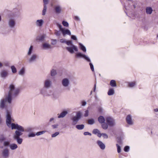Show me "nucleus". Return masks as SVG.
<instances>
[{"label":"nucleus","mask_w":158,"mask_h":158,"mask_svg":"<svg viewBox=\"0 0 158 158\" xmlns=\"http://www.w3.org/2000/svg\"><path fill=\"white\" fill-rule=\"evenodd\" d=\"M20 92L19 88H16L13 84H11L8 88V91L6 94L4 98L0 101V108L2 109H6L7 103L11 104L13 99L16 98Z\"/></svg>","instance_id":"f257e3e1"},{"label":"nucleus","mask_w":158,"mask_h":158,"mask_svg":"<svg viewBox=\"0 0 158 158\" xmlns=\"http://www.w3.org/2000/svg\"><path fill=\"white\" fill-rule=\"evenodd\" d=\"M19 15V12L18 9H15L13 10L11 16L7 19V25L9 28L13 29L15 27L16 23L15 18L18 17Z\"/></svg>","instance_id":"f03ea898"},{"label":"nucleus","mask_w":158,"mask_h":158,"mask_svg":"<svg viewBox=\"0 0 158 158\" xmlns=\"http://www.w3.org/2000/svg\"><path fill=\"white\" fill-rule=\"evenodd\" d=\"M60 41L62 43H66L68 45L71 46V47H66V49L71 53H74V51H75L76 52L78 51L77 47L73 44L72 41H66L65 39H62L60 40Z\"/></svg>","instance_id":"7ed1b4c3"},{"label":"nucleus","mask_w":158,"mask_h":158,"mask_svg":"<svg viewBox=\"0 0 158 158\" xmlns=\"http://www.w3.org/2000/svg\"><path fill=\"white\" fill-rule=\"evenodd\" d=\"M81 113L80 111L77 112L76 115L73 117L71 119L73 121L72 125H75L77 123L79 120L81 118Z\"/></svg>","instance_id":"20e7f679"},{"label":"nucleus","mask_w":158,"mask_h":158,"mask_svg":"<svg viewBox=\"0 0 158 158\" xmlns=\"http://www.w3.org/2000/svg\"><path fill=\"white\" fill-rule=\"evenodd\" d=\"M11 127L12 129H16L17 131H20L21 132L24 131V128L18 124H15L14 123H12L11 124Z\"/></svg>","instance_id":"39448f33"},{"label":"nucleus","mask_w":158,"mask_h":158,"mask_svg":"<svg viewBox=\"0 0 158 158\" xmlns=\"http://www.w3.org/2000/svg\"><path fill=\"white\" fill-rule=\"evenodd\" d=\"M9 75V71L6 69H3L0 72V77L3 79H5Z\"/></svg>","instance_id":"423d86ee"},{"label":"nucleus","mask_w":158,"mask_h":158,"mask_svg":"<svg viewBox=\"0 0 158 158\" xmlns=\"http://www.w3.org/2000/svg\"><path fill=\"white\" fill-rule=\"evenodd\" d=\"M11 116L10 112L7 111L6 115V124L8 127H11Z\"/></svg>","instance_id":"0eeeda50"},{"label":"nucleus","mask_w":158,"mask_h":158,"mask_svg":"<svg viewBox=\"0 0 158 158\" xmlns=\"http://www.w3.org/2000/svg\"><path fill=\"white\" fill-rule=\"evenodd\" d=\"M106 122L109 126L112 127L114 126L115 124V121L114 119L111 117H108L106 119Z\"/></svg>","instance_id":"6e6552de"},{"label":"nucleus","mask_w":158,"mask_h":158,"mask_svg":"<svg viewBox=\"0 0 158 158\" xmlns=\"http://www.w3.org/2000/svg\"><path fill=\"white\" fill-rule=\"evenodd\" d=\"M62 85L65 88L68 89L69 90L68 87L70 85V81L69 79L67 78L63 79L62 81Z\"/></svg>","instance_id":"1a4fd4ad"},{"label":"nucleus","mask_w":158,"mask_h":158,"mask_svg":"<svg viewBox=\"0 0 158 158\" xmlns=\"http://www.w3.org/2000/svg\"><path fill=\"white\" fill-rule=\"evenodd\" d=\"M52 84V81L50 79H47L44 82V87L46 89H49L51 87Z\"/></svg>","instance_id":"9d476101"},{"label":"nucleus","mask_w":158,"mask_h":158,"mask_svg":"<svg viewBox=\"0 0 158 158\" xmlns=\"http://www.w3.org/2000/svg\"><path fill=\"white\" fill-rule=\"evenodd\" d=\"M41 48L43 50H48L51 49L52 48V47L49 44L46 42H44L42 44Z\"/></svg>","instance_id":"9b49d317"},{"label":"nucleus","mask_w":158,"mask_h":158,"mask_svg":"<svg viewBox=\"0 0 158 158\" xmlns=\"http://www.w3.org/2000/svg\"><path fill=\"white\" fill-rule=\"evenodd\" d=\"M44 2V8L42 11V15H44L46 14L47 9V5L48 3V0H43Z\"/></svg>","instance_id":"f8f14e48"},{"label":"nucleus","mask_w":158,"mask_h":158,"mask_svg":"<svg viewBox=\"0 0 158 158\" xmlns=\"http://www.w3.org/2000/svg\"><path fill=\"white\" fill-rule=\"evenodd\" d=\"M38 57L35 54H32L28 59V62L29 63H32L35 61Z\"/></svg>","instance_id":"ddd939ff"},{"label":"nucleus","mask_w":158,"mask_h":158,"mask_svg":"<svg viewBox=\"0 0 158 158\" xmlns=\"http://www.w3.org/2000/svg\"><path fill=\"white\" fill-rule=\"evenodd\" d=\"M76 56L77 57L83 58L88 62L90 61V59L88 57L85 55L82 54L80 52L77 53L76 54Z\"/></svg>","instance_id":"4468645a"},{"label":"nucleus","mask_w":158,"mask_h":158,"mask_svg":"<svg viewBox=\"0 0 158 158\" xmlns=\"http://www.w3.org/2000/svg\"><path fill=\"white\" fill-rule=\"evenodd\" d=\"M97 143L101 149L102 150H104L106 148L105 145L102 141L98 140L97 142Z\"/></svg>","instance_id":"2eb2a0df"},{"label":"nucleus","mask_w":158,"mask_h":158,"mask_svg":"<svg viewBox=\"0 0 158 158\" xmlns=\"http://www.w3.org/2000/svg\"><path fill=\"white\" fill-rule=\"evenodd\" d=\"M68 113V112L66 110H64L61 112L60 114H57L58 118H60L64 117Z\"/></svg>","instance_id":"dca6fc26"},{"label":"nucleus","mask_w":158,"mask_h":158,"mask_svg":"<svg viewBox=\"0 0 158 158\" xmlns=\"http://www.w3.org/2000/svg\"><path fill=\"white\" fill-rule=\"evenodd\" d=\"M46 35L45 34H43L39 35L37 37V40L41 42H43L44 41L46 38Z\"/></svg>","instance_id":"f3484780"},{"label":"nucleus","mask_w":158,"mask_h":158,"mask_svg":"<svg viewBox=\"0 0 158 158\" xmlns=\"http://www.w3.org/2000/svg\"><path fill=\"white\" fill-rule=\"evenodd\" d=\"M23 134L22 132L18 131H16L15 132L13 135L14 139L20 137H19L22 135Z\"/></svg>","instance_id":"a211bd4d"},{"label":"nucleus","mask_w":158,"mask_h":158,"mask_svg":"<svg viewBox=\"0 0 158 158\" xmlns=\"http://www.w3.org/2000/svg\"><path fill=\"white\" fill-rule=\"evenodd\" d=\"M25 73V69L24 67H22L19 71L18 74L20 75L23 76Z\"/></svg>","instance_id":"6ab92c4d"},{"label":"nucleus","mask_w":158,"mask_h":158,"mask_svg":"<svg viewBox=\"0 0 158 158\" xmlns=\"http://www.w3.org/2000/svg\"><path fill=\"white\" fill-rule=\"evenodd\" d=\"M54 9L56 13L59 14L61 12V8L60 6L57 5L55 6Z\"/></svg>","instance_id":"aec40b11"},{"label":"nucleus","mask_w":158,"mask_h":158,"mask_svg":"<svg viewBox=\"0 0 158 158\" xmlns=\"http://www.w3.org/2000/svg\"><path fill=\"white\" fill-rule=\"evenodd\" d=\"M3 156L4 157H7L9 156V151L7 149H4L2 152Z\"/></svg>","instance_id":"412c9836"},{"label":"nucleus","mask_w":158,"mask_h":158,"mask_svg":"<svg viewBox=\"0 0 158 158\" xmlns=\"http://www.w3.org/2000/svg\"><path fill=\"white\" fill-rule=\"evenodd\" d=\"M52 96V98L55 99H57L60 96L59 94L57 92H54L53 93Z\"/></svg>","instance_id":"4be33fe9"},{"label":"nucleus","mask_w":158,"mask_h":158,"mask_svg":"<svg viewBox=\"0 0 158 158\" xmlns=\"http://www.w3.org/2000/svg\"><path fill=\"white\" fill-rule=\"evenodd\" d=\"M61 32L64 36L66 34H67L69 35H71L70 31L68 29H64Z\"/></svg>","instance_id":"5701e85b"},{"label":"nucleus","mask_w":158,"mask_h":158,"mask_svg":"<svg viewBox=\"0 0 158 158\" xmlns=\"http://www.w3.org/2000/svg\"><path fill=\"white\" fill-rule=\"evenodd\" d=\"M44 23V21L42 19L37 20L35 22L36 25L39 27H41Z\"/></svg>","instance_id":"b1692460"},{"label":"nucleus","mask_w":158,"mask_h":158,"mask_svg":"<svg viewBox=\"0 0 158 158\" xmlns=\"http://www.w3.org/2000/svg\"><path fill=\"white\" fill-rule=\"evenodd\" d=\"M153 11L152 8L151 7H147L146 8V12L147 14L151 15Z\"/></svg>","instance_id":"393cba45"},{"label":"nucleus","mask_w":158,"mask_h":158,"mask_svg":"<svg viewBox=\"0 0 158 158\" xmlns=\"http://www.w3.org/2000/svg\"><path fill=\"white\" fill-rule=\"evenodd\" d=\"M98 120L99 123H104L105 122L104 118L102 116H100L98 118Z\"/></svg>","instance_id":"a878e982"},{"label":"nucleus","mask_w":158,"mask_h":158,"mask_svg":"<svg viewBox=\"0 0 158 158\" xmlns=\"http://www.w3.org/2000/svg\"><path fill=\"white\" fill-rule=\"evenodd\" d=\"M10 149L12 150H15L18 148L17 145L15 143H12L9 145Z\"/></svg>","instance_id":"bb28decb"},{"label":"nucleus","mask_w":158,"mask_h":158,"mask_svg":"<svg viewBox=\"0 0 158 158\" xmlns=\"http://www.w3.org/2000/svg\"><path fill=\"white\" fill-rule=\"evenodd\" d=\"M33 49V47L32 45H31L30 47L28 52L27 53V55L28 56H30L32 54Z\"/></svg>","instance_id":"cd10ccee"},{"label":"nucleus","mask_w":158,"mask_h":158,"mask_svg":"<svg viewBox=\"0 0 158 158\" xmlns=\"http://www.w3.org/2000/svg\"><path fill=\"white\" fill-rule=\"evenodd\" d=\"M114 93V89L111 88L109 89L108 92V94L109 95H113Z\"/></svg>","instance_id":"c85d7f7f"},{"label":"nucleus","mask_w":158,"mask_h":158,"mask_svg":"<svg viewBox=\"0 0 158 158\" xmlns=\"http://www.w3.org/2000/svg\"><path fill=\"white\" fill-rule=\"evenodd\" d=\"M46 89V88L44 87V88L41 89L40 90V93L44 96H45L47 91Z\"/></svg>","instance_id":"c756f323"},{"label":"nucleus","mask_w":158,"mask_h":158,"mask_svg":"<svg viewBox=\"0 0 158 158\" xmlns=\"http://www.w3.org/2000/svg\"><path fill=\"white\" fill-rule=\"evenodd\" d=\"M79 44L80 46V49L84 52H86V49L85 47L81 43H79Z\"/></svg>","instance_id":"7c9ffc66"},{"label":"nucleus","mask_w":158,"mask_h":158,"mask_svg":"<svg viewBox=\"0 0 158 158\" xmlns=\"http://www.w3.org/2000/svg\"><path fill=\"white\" fill-rule=\"evenodd\" d=\"M76 128L78 130H82L84 127V125L83 124L78 125L76 126Z\"/></svg>","instance_id":"2f4dec72"},{"label":"nucleus","mask_w":158,"mask_h":158,"mask_svg":"<svg viewBox=\"0 0 158 158\" xmlns=\"http://www.w3.org/2000/svg\"><path fill=\"white\" fill-rule=\"evenodd\" d=\"M14 139L16 140L18 144H21L22 143L23 141L22 139L20 137H19L14 138Z\"/></svg>","instance_id":"473e14b6"},{"label":"nucleus","mask_w":158,"mask_h":158,"mask_svg":"<svg viewBox=\"0 0 158 158\" xmlns=\"http://www.w3.org/2000/svg\"><path fill=\"white\" fill-rule=\"evenodd\" d=\"M52 94L53 93L52 91L50 90L46 91L45 96H52Z\"/></svg>","instance_id":"72a5a7b5"},{"label":"nucleus","mask_w":158,"mask_h":158,"mask_svg":"<svg viewBox=\"0 0 158 158\" xmlns=\"http://www.w3.org/2000/svg\"><path fill=\"white\" fill-rule=\"evenodd\" d=\"M110 85L112 87L116 86V84L115 81L114 80H112L110 81Z\"/></svg>","instance_id":"f704fd0d"},{"label":"nucleus","mask_w":158,"mask_h":158,"mask_svg":"<svg viewBox=\"0 0 158 158\" xmlns=\"http://www.w3.org/2000/svg\"><path fill=\"white\" fill-rule=\"evenodd\" d=\"M10 68L12 72L13 73H15L17 72V69L14 66H11Z\"/></svg>","instance_id":"c9c22d12"},{"label":"nucleus","mask_w":158,"mask_h":158,"mask_svg":"<svg viewBox=\"0 0 158 158\" xmlns=\"http://www.w3.org/2000/svg\"><path fill=\"white\" fill-rule=\"evenodd\" d=\"M56 74V70L52 69L51 72V75L52 77L54 76Z\"/></svg>","instance_id":"e433bc0d"},{"label":"nucleus","mask_w":158,"mask_h":158,"mask_svg":"<svg viewBox=\"0 0 158 158\" xmlns=\"http://www.w3.org/2000/svg\"><path fill=\"white\" fill-rule=\"evenodd\" d=\"M134 124V122L132 120L131 116L129 115V125H132Z\"/></svg>","instance_id":"4c0bfd02"},{"label":"nucleus","mask_w":158,"mask_h":158,"mask_svg":"<svg viewBox=\"0 0 158 158\" xmlns=\"http://www.w3.org/2000/svg\"><path fill=\"white\" fill-rule=\"evenodd\" d=\"M136 85V82L135 81L129 82V87H133Z\"/></svg>","instance_id":"58836bf2"},{"label":"nucleus","mask_w":158,"mask_h":158,"mask_svg":"<svg viewBox=\"0 0 158 158\" xmlns=\"http://www.w3.org/2000/svg\"><path fill=\"white\" fill-rule=\"evenodd\" d=\"M95 123L94 120L93 119H89L88 120V123L89 124L92 125Z\"/></svg>","instance_id":"ea45409f"},{"label":"nucleus","mask_w":158,"mask_h":158,"mask_svg":"<svg viewBox=\"0 0 158 158\" xmlns=\"http://www.w3.org/2000/svg\"><path fill=\"white\" fill-rule=\"evenodd\" d=\"M102 128L104 129H106L108 127V125L107 123H104L102 125Z\"/></svg>","instance_id":"a19ab883"},{"label":"nucleus","mask_w":158,"mask_h":158,"mask_svg":"<svg viewBox=\"0 0 158 158\" xmlns=\"http://www.w3.org/2000/svg\"><path fill=\"white\" fill-rule=\"evenodd\" d=\"M45 132V131H40L38 132H37L35 135H40L42 134H43Z\"/></svg>","instance_id":"79ce46f5"},{"label":"nucleus","mask_w":158,"mask_h":158,"mask_svg":"<svg viewBox=\"0 0 158 158\" xmlns=\"http://www.w3.org/2000/svg\"><path fill=\"white\" fill-rule=\"evenodd\" d=\"M59 132H55L54 133L52 134V138L55 137L59 135Z\"/></svg>","instance_id":"37998d69"},{"label":"nucleus","mask_w":158,"mask_h":158,"mask_svg":"<svg viewBox=\"0 0 158 158\" xmlns=\"http://www.w3.org/2000/svg\"><path fill=\"white\" fill-rule=\"evenodd\" d=\"M99 132L100 131L98 130L95 129L93 130V133L94 134H96Z\"/></svg>","instance_id":"c03bdc74"},{"label":"nucleus","mask_w":158,"mask_h":158,"mask_svg":"<svg viewBox=\"0 0 158 158\" xmlns=\"http://www.w3.org/2000/svg\"><path fill=\"white\" fill-rule=\"evenodd\" d=\"M116 146L117 148V152L118 153H119L121 152V148L120 146L117 144H116Z\"/></svg>","instance_id":"a18cd8bd"},{"label":"nucleus","mask_w":158,"mask_h":158,"mask_svg":"<svg viewBox=\"0 0 158 158\" xmlns=\"http://www.w3.org/2000/svg\"><path fill=\"white\" fill-rule=\"evenodd\" d=\"M62 24L64 26L66 27H68L69 26V23H68L64 21L62 22Z\"/></svg>","instance_id":"49530a36"},{"label":"nucleus","mask_w":158,"mask_h":158,"mask_svg":"<svg viewBox=\"0 0 158 158\" xmlns=\"http://www.w3.org/2000/svg\"><path fill=\"white\" fill-rule=\"evenodd\" d=\"M36 135L35 134L33 133H30L28 135V137H34Z\"/></svg>","instance_id":"de8ad7c7"},{"label":"nucleus","mask_w":158,"mask_h":158,"mask_svg":"<svg viewBox=\"0 0 158 158\" xmlns=\"http://www.w3.org/2000/svg\"><path fill=\"white\" fill-rule=\"evenodd\" d=\"M89 110H86L85 111V113L84 114V116L85 117H88L89 115Z\"/></svg>","instance_id":"09e8293b"},{"label":"nucleus","mask_w":158,"mask_h":158,"mask_svg":"<svg viewBox=\"0 0 158 158\" xmlns=\"http://www.w3.org/2000/svg\"><path fill=\"white\" fill-rule=\"evenodd\" d=\"M58 126L59 125L58 124H56L53 125H52V128L54 129L56 128H57L58 127Z\"/></svg>","instance_id":"8fccbe9b"},{"label":"nucleus","mask_w":158,"mask_h":158,"mask_svg":"<svg viewBox=\"0 0 158 158\" xmlns=\"http://www.w3.org/2000/svg\"><path fill=\"white\" fill-rule=\"evenodd\" d=\"M10 142L8 141H5L4 143V145L5 146H9Z\"/></svg>","instance_id":"3c124183"},{"label":"nucleus","mask_w":158,"mask_h":158,"mask_svg":"<svg viewBox=\"0 0 158 158\" xmlns=\"http://www.w3.org/2000/svg\"><path fill=\"white\" fill-rule=\"evenodd\" d=\"M57 26L59 27V28H60V31H61L62 30L64 29H63L62 28V26L60 24H59L58 23H57Z\"/></svg>","instance_id":"603ef678"},{"label":"nucleus","mask_w":158,"mask_h":158,"mask_svg":"<svg viewBox=\"0 0 158 158\" xmlns=\"http://www.w3.org/2000/svg\"><path fill=\"white\" fill-rule=\"evenodd\" d=\"M89 65L90 66L91 70H92V71H94V66H93V64H92V63H89Z\"/></svg>","instance_id":"864d4df0"},{"label":"nucleus","mask_w":158,"mask_h":158,"mask_svg":"<svg viewBox=\"0 0 158 158\" xmlns=\"http://www.w3.org/2000/svg\"><path fill=\"white\" fill-rule=\"evenodd\" d=\"M52 42L51 44L52 45H55L56 44V40H52Z\"/></svg>","instance_id":"5fc2aeb1"},{"label":"nucleus","mask_w":158,"mask_h":158,"mask_svg":"<svg viewBox=\"0 0 158 158\" xmlns=\"http://www.w3.org/2000/svg\"><path fill=\"white\" fill-rule=\"evenodd\" d=\"M84 134L85 135H90V136L91 135V134L89 132H84Z\"/></svg>","instance_id":"6e6d98bb"},{"label":"nucleus","mask_w":158,"mask_h":158,"mask_svg":"<svg viewBox=\"0 0 158 158\" xmlns=\"http://www.w3.org/2000/svg\"><path fill=\"white\" fill-rule=\"evenodd\" d=\"M104 138L107 139L108 138L107 135L106 133H102V135Z\"/></svg>","instance_id":"4d7b16f0"},{"label":"nucleus","mask_w":158,"mask_h":158,"mask_svg":"<svg viewBox=\"0 0 158 158\" xmlns=\"http://www.w3.org/2000/svg\"><path fill=\"white\" fill-rule=\"evenodd\" d=\"M71 38L73 40H77V38L74 35H71Z\"/></svg>","instance_id":"13d9d810"},{"label":"nucleus","mask_w":158,"mask_h":158,"mask_svg":"<svg viewBox=\"0 0 158 158\" xmlns=\"http://www.w3.org/2000/svg\"><path fill=\"white\" fill-rule=\"evenodd\" d=\"M55 34L57 36H59L60 34V31H56L55 32Z\"/></svg>","instance_id":"bf43d9fd"},{"label":"nucleus","mask_w":158,"mask_h":158,"mask_svg":"<svg viewBox=\"0 0 158 158\" xmlns=\"http://www.w3.org/2000/svg\"><path fill=\"white\" fill-rule=\"evenodd\" d=\"M124 151L126 152H127L128 151V146H126L124 148Z\"/></svg>","instance_id":"052dcab7"},{"label":"nucleus","mask_w":158,"mask_h":158,"mask_svg":"<svg viewBox=\"0 0 158 158\" xmlns=\"http://www.w3.org/2000/svg\"><path fill=\"white\" fill-rule=\"evenodd\" d=\"M81 103H82V106H85L86 104V102L85 101H82Z\"/></svg>","instance_id":"680f3d73"},{"label":"nucleus","mask_w":158,"mask_h":158,"mask_svg":"<svg viewBox=\"0 0 158 158\" xmlns=\"http://www.w3.org/2000/svg\"><path fill=\"white\" fill-rule=\"evenodd\" d=\"M5 138L3 136H2L0 139V140L1 141H2L5 139Z\"/></svg>","instance_id":"e2e57ef3"},{"label":"nucleus","mask_w":158,"mask_h":158,"mask_svg":"<svg viewBox=\"0 0 158 158\" xmlns=\"http://www.w3.org/2000/svg\"><path fill=\"white\" fill-rule=\"evenodd\" d=\"M102 135V133H100V132H99L98 134H97V136L99 137H101V136Z\"/></svg>","instance_id":"0e129e2a"},{"label":"nucleus","mask_w":158,"mask_h":158,"mask_svg":"<svg viewBox=\"0 0 158 158\" xmlns=\"http://www.w3.org/2000/svg\"><path fill=\"white\" fill-rule=\"evenodd\" d=\"M27 131H31L32 129L31 127H28L27 128Z\"/></svg>","instance_id":"69168bd1"},{"label":"nucleus","mask_w":158,"mask_h":158,"mask_svg":"<svg viewBox=\"0 0 158 158\" xmlns=\"http://www.w3.org/2000/svg\"><path fill=\"white\" fill-rule=\"evenodd\" d=\"M98 110L99 112H102V108L101 107H99L98 108Z\"/></svg>","instance_id":"338daca9"},{"label":"nucleus","mask_w":158,"mask_h":158,"mask_svg":"<svg viewBox=\"0 0 158 158\" xmlns=\"http://www.w3.org/2000/svg\"><path fill=\"white\" fill-rule=\"evenodd\" d=\"M75 19L76 20H79V18H78V17L77 16H76L75 17Z\"/></svg>","instance_id":"774afa93"}]
</instances>
